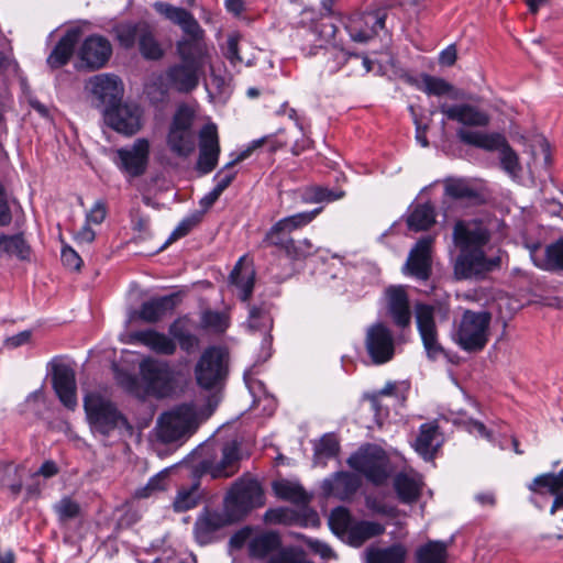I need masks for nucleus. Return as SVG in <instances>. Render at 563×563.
I'll return each instance as SVG.
<instances>
[{
	"label": "nucleus",
	"instance_id": "473e14b6",
	"mask_svg": "<svg viewBox=\"0 0 563 563\" xmlns=\"http://www.w3.org/2000/svg\"><path fill=\"white\" fill-rule=\"evenodd\" d=\"M254 269L244 264V257H241L232 269L229 279L239 289V298L247 301L253 292L254 287Z\"/></svg>",
	"mask_w": 563,
	"mask_h": 563
},
{
	"label": "nucleus",
	"instance_id": "49530a36",
	"mask_svg": "<svg viewBox=\"0 0 563 563\" xmlns=\"http://www.w3.org/2000/svg\"><path fill=\"white\" fill-rule=\"evenodd\" d=\"M139 47L142 56L146 59L158 60L164 56V51L155 38L154 32L148 23L144 26V32L139 38Z\"/></svg>",
	"mask_w": 563,
	"mask_h": 563
},
{
	"label": "nucleus",
	"instance_id": "6e6d98bb",
	"mask_svg": "<svg viewBox=\"0 0 563 563\" xmlns=\"http://www.w3.org/2000/svg\"><path fill=\"white\" fill-rule=\"evenodd\" d=\"M298 515L290 508L279 507L266 510L264 520L271 525H294L298 521Z\"/></svg>",
	"mask_w": 563,
	"mask_h": 563
},
{
	"label": "nucleus",
	"instance_id": "c85d7f7f",
	"mask_svg": "<svg viewBox=\"0 0 563 563\" xmlns=\"http://www.w3.org/2000/svg\"><path fill=\"white\" fill-rule=\"evenodd\" d=\"M80 35L81 30L79 27L67 30L48 55L47 64L52 68H59L66 65L74 53L75 45L78 43Z\"/></svg>",
	"mask_w": 563,
	"mask_h": 563
},
{
	"label": "nucleus",
	"instance_id": "b1692460",
	"mask_svg": "<svg viewBox=\"0 0 563 563\" xmlns=\"http://www.w3.org/2000/svg\"><path fill=\"white\" fill-rule=\"evenodd\" d=\"M388 313L398 328H408L411 323L409 297L405 286H390L385 291Z\"/></svg>",
	"mask_w": 563,
	"mask_h": 563
},
{
	"label": "nucleus",
	"instance_id": "c9c22d12",
	"mask_svg": "<svg viewBox=\"0 0 563 563\" xmlns=\"http://www.w3.org/2000/svg\"><path fill=\"white\" fill-rule=\"evenodd\" d=\"M528 488L532 493L550 494L555 498L563 492V468L559 473H545L534 477Z\"/></svg>",
	"mask_w": 563,
	"mask_h": 563
},
{
	"label": "nucleus",
	"instance_id": "f03ea898",
	"mask_svg": "<svg viewBox=\"0 0 563 563\" xmlns=\"http://www.w3.org/2000/svg\"><path fill=\"white\" fill-rule=\"evenodd\" d=\"M492 229L484 219L457 220L452 230V241L457 250L453 262L456 280H484L501 267V250L487 255L485 247L492 240Z\"/></svg>",
	"mask_w": 563,
	"mask_h": 563
},
{
	"label": "nucleus",
	"instance_id": "5701e85b",
	"mask_svg": "<svg viewBox=\"0 0 563 563\" xmlns=\"http://www.w3.org/2000/svg\"><path fill=\"white\" fill-rule=\"evenodd\" d=\"M439 110L446 119L466 126L485 128L490 122L487 112L468 103L449 104L443 102L439 106Z\"/></svg>",
	"mask_w": 563,
	"mask_h": 563
},
{
	"label": "nucleus",
	"instance_id": "0eeeda50",
	"mask_svg": "<svg viewBox=\"0 0 563 563\" xmlns=\"http://www.w3.org/2000/svg\"><path fill=\"white\" fill-rule=\"evenodd\" d=\"M140 376L145 397L163 399L170 397L177 388V372L168 361L145 358L140 363Z\"/></svg>",
	"mask_w": 563,
	"mask_h": 563
},
{
	"label": "nucleus",
	"instance_id": "58836bf2",
	"mask_svg": "<svg viewBox=\"0 0 563 563\" xmlns=\"http://www.w3.org/2000/svg\"><path fill=\"white\" fill-rule=\"evenodd\" d=\"M385 527L374 521H360L349 529L350 543L354 547L362 545L371 538L383 534Z\"/></svg>",
	"mask_w": 563,
	"mask_h": 563
},
{
	"label": "nucleus",
	"instance_id": "2f4dec72",
	"mask_svg": "<svg viewBox=\"0 0 563 563\" xmlns=\"http://www.w3.org/2000/svg\"><path fill=\"white\" fill-rule=\"evenodd\" d=\"M282 547L277 532L265 531L254 536L249 542V555L252 559L263 560L272 556Z\"/></svg>",
	"mask_w": 563,
	"mask_h": 563
},
{
	"label": "nucleus",
	"instance_id": "79ce46f5",
	"mask_svg": "<svg viewBox=\"0 0 563 563\" xmlns=\"http://www.w3.org/2000/svg\"><path fill=\"white\" fill-rule=\"evenodd\" d=\"M0 251L21 261L29 260L31 255V246L21 233L14 235L2 234L0 236Z\"/></svg>",
	"mask_w": 563,
	"mask_h": 563
},
{
	"label": "nucleus",
	"instance_id": "4c0bfd02",
	"mask_svg": "<svg viewBox=\"0 0 563 563\" xmlns=\"http://www.w3.org/2000/svg\"><path fill=\"white\" fill-rule=\"evenodd\" d=\"M407 549L400 543L388 548H375L367 551L366 563H405Z\"/></svg>",
	"mask_w": 563,
	"mask_h": 563
},
{
	"label": "nucleus",
	"instance_id": "c756f323",
	"mask_svg": "<svg viewBox=\"0 0 563 563\" xmlns=\"http://www.w3.org/2000/svg\"><path fill=\"white\" fill-rule=\"evenodd\" d=\"M132 339L161 355H173L177 349L172 338L152 329L135 331L132 333Z\"/></svg>",
	"mask_w": 563,
	"mask_h": 563
},
{
	"label": "nucleus",
	"instance_id": "4468645a",
	"mask_svg": "<svg viewBox=\"0 0 563 563\" xmlns=\"http://www.w3.org/2000/svg\"><path fill=\"white\" fill-rule=\"evenodd\" d=\"M365 347L374 364L389 362L395 354V340L391 331L382 322L368 327Z\"/></svg>",
	"mask_w": 563,
	"mask_h": 563
},
{
	"label": "nucleus",
	"instance_id": "423d86ee",
	"mask_svg": "<svg viewBox=\"0 0 563 563\" xmlns=\"http://www.w3.org/2000/svg\"><path fill=\"white\" fill-rule=\"evenodd\" d=\"M459 140L467 145H472L488 152L498 151L500 167L511 177H517L521 172L519 156L509 145L504 134L498 132L484 133L459 129L456 132Z\"/></svg>",
	"mask_w": 563,
	"mask_h": 563
},
{
	"label": "nucleus",
	"instance_id": "09e8293b",
	"mask_svg": "<svg viewBox=\"0 0 563 563\" xmlns=\"http://www.w3.org/2000/svg\"><path fill=\"white\" fill-rule=\"evenodd\" d=\"M540 266L547 271H563V238L547 245L544 260Z\"/></svg>",
	"mask_w": 563,
	"mask_h": 563
},
{
	"label": "nucleus",
	"instance_id": "8fccbe9b",
	"mask_svg": "<svg viewBox=\"0 0 563 563\" xmlns=\"http://www.w3.org/2000/svg\"><path fill=\"white\" fill-rule=\"evenodd\" d=\"M53 509L60 523H67L70 520L77 519L81 515L80 504L68 496L58 500L53 506Z\"/></svg>",
	"mask_w": 563,
	"mask_h": 563
},
{
	"label": "nucleus",
	"instance_id": "052dcab7",
	"mask_svg": "<svg viewBox=\"0 0 563 563\" xmlns=\"http://www.w3.org/2000/svg\"><path fill=\"white\" fill-rule=\"evenodd\" d=\"M287 257L292 261L305 260L313 254H316L317 249L313 246L310 240L303 239L300 241H292V245L289 246Z\"/></svg>",
	"mask_w": 563,
	"mask_h": 563
},
{
	"label": "nucleus",
	"instance_id": "6e6552de",
	"mask_svg": "<svg viewBox=\"0 0 563 563\" xmlns=\"http://www.w3.org/2000/svg\"><path fill=\"white\" fill-rule=\"evenodd\" d=\"M492 314L488 311L465 310L460 320L455 342L468 353L485 349L489 340Z\"/></svg>",
	"mask_w": 563,
	"mask_h": 563
},
{
	"label": "nucleus",
	"instance_id": "f704fd0d",
	"mask_svg": "<svg viewBox=\"0 0 563 563\" xmlns=\"http://www.w3.org/2000/svg\"><path fill=\"white\" fill-rule=\"evenodd\" d=\"M421 481L408 473H398L394 478V488L402 504H412L421 494Z\"/></svg>",
	"mask_w": 563,
	"mask_h": 563
},
{
	"label": "nucleus",
	"instance_id": "9b49d317",
	"mask_svg": "<svg viewBox=\"0 0 563 563\" xmlns=\"http://www.w3.org/2000/svg\"><path fill=\"white\" fill-rule=\"evenodd\" d=\"M346 462L375 486L384 485L390 476L389 457L376 445L367 444L360 448Z\"/></svg>",
	"mask_w": 563,
	"mask_h": 563
},
{
	"label": "nucleus",
	"instance_id": "5fc2aeb1",
	"mask_svg": "<svg viewBox=\"0 0 563 563\" xmlns=\"http://www.w3.org/2000/svg\"><path fill=\"white\" fill-rule=\"evenodd\" d=\"M272 563H312L299 547H285L272 555Z\"/></svg>",
	"mask_w": 563,
	"mask_h": 563
},
{
	"label": "nucleus",
	"instance_id": "0e129e2a",
	"mask_svg": "<svg viewBox=\"0 0 563 563\" xmlns=\"http://www.w3.org/2000/svg\"><path fill=\"white\" fill-rule=\"evenodd\" d=\"M167 475L165 473L156 474L151 477L147 484L135 492V496L137 498H147L152 496L156 492H162L165 489V482Z\"/></svg>",
	"mask_w": 563,
	"mask_h": 563
},
{
	"label": "nucleus",
	"instance_id": "bb28decb",
	"mask_svg": "<svg viewBox=\"0 0 563 563\" xmlns=\"http://www.w3.org/2000/svg\"><path fill=\"white\" fill-rule=\"evenodd\" d=\"M404 80L429 96H449L452 99H459L457 90L443 78L422 74L420 77L406 75Z\"/></svg>",
	"mask_w": 563,
	"mask_h": 563
},
{
	"label": "nucleus",
	"instance_id": "aec40b11",
	"mask_svg": "<svg viewBox=\"0 0 563 563\" xmlns=\"http://www.w3.org/2000/svg\"><path fill=\"white\" fill-rule=\"evenodd\" d=\"M91 92L104 108L122 101L124 87L122 80L113 74H100L90 78Z\"/></svg>",
	"mask_w": 563,
	"mask_h": 563
},
{
	"label": "nucleus",
	"instance_id": "680f3d73",
	"mask_svg": "<svg viewBox=\"0 0 563 563\" xmlns=\"http://www.w3.org/2000/svg\"><path fill=\"white\" fill-rule=\"evenodd\" d=\"M250 155V150L241 152L238 157L231 162H229L221 170L218 172V174L214 176V179L217 180V185H220L222 188L227 189L233 179L235 178L236 173L230 172L227 174H223L224 170L232 168L235 164L244 161Z\"/></svg>",
	"mask_w": 563,
	"mask_h": 563
},
{
	"label": "nucleus",
	"instance_id": "bf43d9fd",
	"mask_svg": "<svg viewBox=\"0 0 563 563\" xmlns=\"http://www.w3.org/2000/svg\"><path fill=\"white\" fill-rule=\"evenodd\" d=\"M340 444L333 434L323 435L314 448V455L323 459L335 457L339 453Z\"/></svg>",
	"mask_w": 563,
	"mask_h": 563
},
{
	"label": "nucleus",
	"instance_id": "f257e3e1",
	"mask_svg": "<svg viewBox=\"0 0 563 563\" xmlns=\"http://www.w3.org/2000/svg\"><path fill=\"white\" fill-rule=\"evenodd\" d=\"M153 8L158 14L178 25L186 35L175 45L179 62L169 65L162 75V79L168 88L179 93H190L198 87L200 78L205 75V66L209 57L205 43V30L194 14L184 8L163 1H156Z\"/></svg>",
	"mask_w": 563,
	"mask_h": 563
},
{
	"label": "nucleus",
	"instance_id": "f3484780",
	"mask_svg": "<svg viewBox=\"0 0 563 563\" xmlns=\"http://www.w3.org/2000/svg\"><path fill=\"white\" fill-rule=\"evenodd\" d=\"M218 128L214 123L205 124L199 131V156L196 169L201 175L211 173L218 165L220 156Z\"/></svg>",
	"mask_w": 563,
	"mask_h": 563
},
{
	"label": "nucleus",
	"instance_id": "f8f14e48",
	"mask_svg": "<svg viewBox=\"0 0 563 563\" xmlns=\"http://www.w3.org/2000/svg\"><path fill=\"white\" fill-rule=\"evenodd\" d=\"M194 113L187 106H180L173 115L166 144L177 157L187 158L196 148V136L192 130Z\"/></svg>",
	"mask_w": 563,
	"mask_h": 563
},
{
	"label": "nucleus",
	"instance_id": "72a5a7b5",
	"mask_svg": "<svg viewBox=\"0 0 563 563\" xmlns=\"http://www.w3.org/2000/svg\"><path fill=\"white\" fill-rule=\"evenodd\" d=\"M168 333L179 347L190 354L199 347V338L191 332L189 320L186 317L176 319L168 328Z\"/></svg>",
	"mask_w": 563,
	"mask_h": 563
},
{
	"label": "nucleus",
	"instance_id": "20e7f679",
	"mask_svg": "<svg viewBox=\"0 0 563 563\" xmlns=\"http://www.w3.org/2000/svg\"><path fill=\"white\" fill-rule=\"evenodd\" d=\"M199 423L194 404L178 405L158 416L155 427L156 439L164 444L184 442L197 431Z\"/></svg>",
	"mask_w": 563,
	"mask_h": 563
},
{
	"label": "nucleus",
	"instance_id": "a211bd4d",
	"mask_svg": "<svg viewBox=\"0 0 563 563\" xmlns=\"http://www.w3.org/2000/svg\"><path fill=\"white\" fill-rule=\"evenodd\" d=\"M385 20L386 14L382 11L356 13L349 19L345 29L352 41L366 43L385 27Z\"/></svg>",
	"mask_w": 563,
	"mask_h": 563
},
{
	"label": "nucleus",
	"instance_id": "4be33fe9",
	"mask_svg": "<svg viewBox=\"0 0 563 563\" xmlns=\"http://www.w3.org/2000/svg\"><path fill=\"white\" fill-rule=\"evenodd\" d=\"M52 385L59 401L69 410L77 407V385L75 371L64 364L56 365L52 374Z\"/></svg>",
	"mask_w": 563,
	"mask_h": 563
},
{
	"label": "nucleus",
	"instance_id": "cd10ccee",
	"mask_svg": "<svg viewBox=\"0 0 563 563\" xmlns=\"http://www.w3.org/2000/svg\"><path fill=\"white\" fill-rule=\"evenodd\" d=\"M177 300L176 294L152 298L141 305L137 316L147 323L158 322L165 316L173 312L177 306Z\"/></svg>",
	"mask_w": 563,
	"mask_h": 563
},
{
	"label": "nucleus",
	"instance_id": "393cba45",
	"mask_svg": "<svg viewBox=\"0 0 563 563\" xmlns=\"http://www.w3.org/2000/svg\"><path fill=\"white\" fill-rule=\"evenodd\" d=\"M232 521L224 514L221 515L217 511L206 510L198 516L195 526L194 533L197 542L201 545L209 544L216 540L217 532L225 525Z\"/></svg>",
	"mask_w": 563,
	"mask_h": 563
},
{
	"label": "nucleus",
	"instance_id": "e433bc0d",
	"mask_svg": "<svg viewBox=\"0 0 563 563\" xmlns=\"http://www.w3.org/2000/svg\"><path fill=\"white\" fill-rule=\"evenodd\" d=\"M435 222L434 207L427 202L413 207L407 218V225L416 232L428 230Z\"/></svg>",
	"mask_w": 563,
	"mask_h": 563
},
{
	"label": "nucleus",
	"instance_id": "37998d69",
	"mask_svg": "<svg viewBox=\"0 0 563 563\" xmlns=\"http://www.w3.org/2000/svg\"><path fill=\"white\" fill-rule=\"evenodd\" d=\"M417 563H446V544L441 541H429L416 553Z\"/></svg>",
	"mask_w": 563,
	"mask_h": 563
},
{
	"label": "nucleus",
	"instance_id": "13d9d810",
	"mask_svg": "<svg viewBox=\"0 0 563 563\" xmlns=\"http://www.w3.org/2000/svg\"><path fill=\"white\" fill-rule=\"evenodd\" d=\"M202 220V212H195L194 214L183 219L179 224L170 233L166 241V244L173 243L174 241L186 236L195 227H197Z\"/></svg>",
	"mask_w": 563,
	"mask_h": 563
},
{
	"label": "nucleus",
	"instance_id": "39448f33",
	"mask_svg": "<svg viewBox=\"0 0 563 563\" xmlns=\"http://www.w3.org/2000/svg\"><path fill=\"white\" fill-rule=\"evenodd\" d=\"M88 422L95 432L108 437L118 428L132 432L133 427L117 405L99 393H90L84 398Z\"/></svg>",
	"mask_w": 563,
	"mask_h": 563
},
{
	"label": "nucleus",
	"instance_id": "a878e982",
	"mask_svg": "<svg viewBox=\"0 0 563 563\" xmlns=\"http://www.w3.org/2000/svg\"><path fill=\"white\" fill-rule=\"evenodd\" d=\"M361 479L349 472H338L331 478L323 481L322 489L325 495L340 500L350 499L360 488Z\"/></svg>",
	"mask_w": 563,
	"mask_h": 563
},
{
	"label": "nucleus",
	"instance_id": "7c9ffc66",
	"mask_svg": "<svg viewBox=\"0 0 563 563\" xmlns=\"http://www.w3.org/2000/svg\"><path fill=\"white\" fill-rule=\"evenodd\" d=\"M441 433L438 423L427 422L419 428V434L415 441V450L426 460H431L441 445Z\"/></svg>",
	"mask_w": 563,
	"mask_h": 563
},
{
	"label": "nucleus",
	"instance_id": "c03bdc74",
	"mask_svg": "<svg viewBox=\"0 0 563 563\" xmlns=\"http://www.w3.org/2000/svg\"><path fill=\"white\" fill-rule=\"evenodd\" d=\"M343 190H333L323 186H309L302 191L301 198L306 203L332 202L343 198Z\"/></svg>",
	"mask_w": 563,
	"mask_h": 563
},
{
	"label": "nucleus",
	"instance_id": "338daca9",
	"mask_svg": "<svg viewBox=\"0 0 563 563\" xmlns=\"http://www.w3.org/2000/svg\"><path fill=\"white\" fill-rule=\"evenodd\" d=\"M311 31L319 36L320 41L328 42L334 37L336 33V25L331 18H322L319 20Z\"/></svg>",
	"mask_w": 563,
	"mask_h": 563
},
{
	"label": "nucleus",
	"instance_id": "774afa93",
	"mask_svg": "<svg viewBox=\"0 0 563 563\" xmlns=\"http://www.w3.org/2000/svg\"><path fill=\"white\" fill-rule=\"evenodd\" d=\"M168 87L165 86L164 80L162 79L161 84L153 82L146 86L145 92L147 98L152 103H162L168 98Z\"/></svg>",
	"mask_w": 563,
	"mask_h": 563
},
{
	"label": "nucleus",
	"instance_id": "ea45409f",
	"mask_svg": "<svg viewBox=\"0 0 563 563\" xmlns=\"http://www.w3.org/2000/svg\"><path fill=\"white\" fill-rule=\"evenodd\" d=\"M147 25V22L140 21L136 23L125 22L120 23L113 29V33L115 38L118 40L121 47L125 49H130L134 47L136 41L141 37L144 32V26Z\"/></svg>",
	"mask_w": 563,
	"mask_h": 563
},
{
	"label": "nucleus",
	"instance_id": "7ed1b4c3",
	"mask_svg": "<svg viewBox=\"0 0 563 563\" xmlns=\"http://www.w3.org/2000/svg\"><path fill=\"white\" fill-rule=\"evenodd\" d=\"M240 468V446L236 441L209 443L200 449V460L195 465L198 476L210 475L211 478H229Z\"/></svg>",
	"mask_w": 563,
	"mask_h": 563
},
{
	"label": "nucleus",
	"instance_id": "6ab92c4d",
	"mask_svg": "<svg viewBox=\"0 0 563 563\" xmlns=\"http://www.w3.org/2000/svg\"><path fill=\"white\" fill-rule=\"evenodd\" d=\"M416 322L421 336L424 350L430 360H437L444 350L438 342V331L431 306L428 303H417L415 306Z\"/></svg>",
	"mask_w": 563,
	"mask_h": 563
},
{
	"label": "nucleus",
	"instance_id": "412c9836",
	"mask_svg": "<svg viewBox=\"0 0 563 563\" xmlns=\"http://www.w3.org/2000/svg\"><path fill=\"white\" fill-rule=\"evenodd\" d=\"M79 58L91 70L103 67L112 55L111 43L101 35H90L79 48Z\"/></svg>",
	"mask_w": 563,
	"mask_h": 563
},
{
	"label": "nucleus",
	"instance_id": "9d476101",
	"mask_svg": "<svg viewBox=\"0 0 563 563\" xmlns=\"http://www.w3.org/2000/svg\"><path fill=\"white\" fill-rule=\"evenodd\" d=\"M264 505V493L255 479L236 481L224 499V512L231 521L242 520L252 509Z\"/></svg>",
	"mask_w": 563,
	"mask_h": 563
},
{
	"label": "nucleus",
	"instance_id": "de8ad7c7",
	"mask_svg": "<svg viewBox=\"0 0 563 563\" xmlns=\"http://www.w3.org/2000/svg\"><path fill=\"white\" fill-rule=\"evenodd\" d=\"M113 372L114 379L120 387L139 398H144L143 383L141 378L139 379L134 374H131L117 365L113 366Z\"/></svg>",
	"mask_w": 563,
	"mask_h": 563
},
{
	"label": "nucleus",
	"instance_id": "864d4df0",
	"mask_svg": "<svg viewBox=\"0 0 563 563\" xmlns=\"http://www.w3.org/2000/svg\"><path fill=\"white\" fill-rule=\"evenodd\" d=\"M289 232L285 231L283 227L278 222H276L265 234L264 242L267 245L276 246L288 254L289 246L292 245L294 239L289 236Z\"/></svg>",
	"mask_w": 563,
	"mask_h": 563
},
{
	"label": "nucleus",
	"instance_id": "e2e57ef3",
	"mask_svg": "<svg viewBox=\"0 0 563 563\" xmlns=\"http://www.w3.org/2000/svg\"><path fill=\"white\" fill-rule=\"evenodd\" d=\"M329 523L331 528L336 532L346 531L351 523V516L349 510L344 507H336L332 509L329 517Z\"/></svg>",
	"mask_w": 563,
	"mask_h": 563
},
{
	"label": "nucleus",
	"instance_id": "2eb2a0df",
	"mask_svg": "<svg viewBox=\"0 0 563 563\" xmlns=\"http://www.w3.org/2000/svg\"><path fill=\"white\" fill-rule=\"evenodd\" d=\"M433 238L424 236L410 250L402 273L420 282H427L432 274Z\"/></svg>",
	"mask_w": 563,
	"mask_h": 563
},
{
	"label": "nucleus",
	"instance_id": "a19ab883",
	"mask_svg": "<svg viewBox=\"0 0 563 563\" xmlns=\"http://www.w3.org/2000/svg\"><path fill=\"white\" fill-rule=\"evenodd\" d=\"M273 489L277 497L291 501L297 505H307L309 497L306 494L301 485L280 479L273 483Z\"/></svg>",
	"mask_w": 563,
	"mask_h": 563
},
{
	"label": "nucleus",
	"instance_id": "3c124183",
	"mask_svg": "<svg viewBox=\"0 0 563 563\" xmlns=\"http://www.w3.org/2000/svg\"><path fill=\"white\" fill-rule=\"evenodd\" d=\"M249 325L252 330L268 332L273 327V319L266 305L252 307L250 309Z\"/></svg>",
	"mask_w": 563,
	"mask_h": 563
},
{
	"label": "nucleus",
	"instance_id": "ddd939ff",
	"mask_svg": "<svg viewBox=\"0 0 563 563\" xmlns=\"http://www.w3.org/2000/svg\"><path fill=\"white\" fill-rule=\"evenodd\" d=\"M106 123L115 132L126 136L134 135L142 128V110L133 103L119 102L115 106L104 108Z\"/></svg>",
	"mask_w": 563,
	"mask_h": 563
},
{
	"label": "nucleus",
	"instance_id": "dca6fc26",
	"mask_svg": "<svg viewBox=\"0 0 563 563\" xmlns=\"http://www.w3.org/2000/svg\"><path fill=\"white\" fill-rule=\"evenodd\" d=\"M151 145L147 139L140 137L131 146L117 150V166L132 177L143 175L147 168Z\"/></svg>",
	"mask_w": 563,
	"mask_h": 563
},
{
	"label": "nucleus",
	"instance_id": "603ef678",
	"mask_svg": "<svg viewBox=\"0 0 563 563\" xmlns=\"http://www.w3.org/2000/svg\"><path fill=\"white\" fill-rule=\"evenodd\" d=\"M322 211V208H316L311 211L299 212L289 217H285L277 221L280 227L288 231L289 233L308 225L312 222L316 217Z\"/></svg>",
	"mask_w": 563,
	"mask_h": 563
},
{
	"label": "nucleus",
	"instance_id": "69168bd1",
	"mask_svg": "<svg viewBox=\"0 0 563 563\" xmlns=\"http://www.w3.org/2000/svg\"><path fill=\"white\" fill-rule=\"evenodd\" d=\"M201 328L222 332L227 328V320L222 313L207 310L201 316Z\"/></svg>",
	"mask_w": 563,
	"mask_h": 563
},
{
	"label": "nucleus",
	"instance_id": "1a4fd4ad",
	"mask_svg": "<svg viewBox=\"0 0 563 563\" xmlns=\"http://www.w3.org/2000/svg\"><path fill=\"white\" fill-rule=\"evenodd\" d=\"M195 378L203 389L219 388L229 374V353L222 346L207 347L195 365Z\"/></svg>",
	"mask_w": 563,
	"mask_h": 563
},
{
	"label": "nucleus",
	"instance_id": "a18cd8bd",
	"mask_svg": "<svg viewBox=\"0 0 563 563\" xmlns=\"http://www.w3.org/2000/svg\"><path fill=\"white\" fill-rule=\"evenodd\" d=\"M199 482L197 481L190 487H181L174 499L173 507L176 512H184L195 508L201 495L199 493Z\"/></svg>",
	"mask_w": 563,
	"mask_h": 563
},
{
	"label": "nucleus",
	"instance_id": "4d7b16f0",
	"mask_svg": "<svg viewBox=\"0 0 563 563\" xmlns=\"http://www.w3.org/2000/svg\"><path fill=\"white\" fill-rule=\"evenodd\" d=\"M445 195L455 200H471L478 197L475 189L470 187L464 180H452L445 184Z\"/></svg>",
	"mask_w": 563,
	"mask_h": 563
}]
</instances>
